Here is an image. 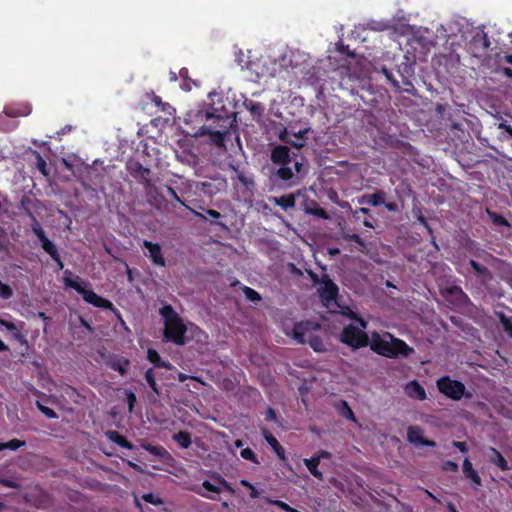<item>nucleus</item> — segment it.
<instances>
[{
	"label": "nucleus",
	"mask_w": 512,
	"mask_h": 512,
	"mask_svg": "<svg viewBox=\"0 0 512 512\" xmlns=\"http://www.w3.org/2000/svg\"><path fill=\"white\" fill-rule=\"evenodd\" d=\"M405 392L410 398L420 401H423L427 398L424 387L417 380H412L407 383L405 386Z\"/></svg>",
	"instance_id": "14"
},
{
	"label": "nucleus",
	"mask_w": 512,
	"mask_h": 512,
	"mask_svg": "<svg viewBox=\"0 0 512 512\" xmlns=\"http://www.w3.org/2000/svg\"><path fill=\"white\" fill-rule=\"evenodd\" d=\"M270 201L280 206L283 210L292 209L296 205V198L293 194H287L280 197H272Z\"/></svg>",
	"instance_id": "19"
},
{
	"label": "nucleus",
	"mask_w": 512,
	"mask_h": 512,
	"mask_svg": "<svg viewBox=\"0 0 512 512\" xmlns=\"http://www.w3.org/2000/svg\"><path fill=\"white\" fill-rule=\"evenodd\" d=\"M298 154L292 153L290 148L285 145H276L271 150L270 158L273 164L277 165H289L293 163L294 171L301 173L303 163L297 159Z\"/></svg>",
	"instance_id": "7"
},
{
	"label": "nucleus",
	"mask_w": 512,
	"mask_h": 512,
	"mask_svg": "<svg viewBox=\"0 0 512 512\" xmlns=\"http://www.w3.org/2000/svg\"><path fill=\"white\" fill-rule=\"evenodd\" d=\"M498 129L502 130L503 132L499 134L498 138L501 141L508 140V137L512 138V126L507 123V121H502L498 124Z\"/></svg>",
	"instance_id": "36"
},
{
	"label": "nucleus",
	"mask_w": 512,
	"mask_h": 512,
	"mask_svg": "<svg viewBox=\"0 0 512 512\" xmlns=\"http://www.w3.org/2000/svg\"><path fill=\"white\" fill-rule=\"evenodd\" d=\"M240 455L245 460L251 461L254 464H259V460L255 452L249 447L242 449L240 451Z\"/></svg>",
	"instance_id": "39"
},
{
	"label": "nucleus",
	"mask_w": 512,
	"mask_h": 512,
	"mask_svg": "<svg viewBox=\"0 0 512 512\" xmlns=\"http://www.w3.org/2000/svg\"><path fill=\"white\" fill-rule=\"evenodd\" d=\"M196 117L201 121L204 120L205 122H211V124L200 126L195 132V136H209L210 141L214 145L223 147L229 119L221 114H215L208 110H199L196 114Z\"/></svg>",
	"instance_id": "2"
},
{
	"label": "nucleus",
	"mask_w": 512,
	"mask_h": 512,
	"mask_svg": "<svg viewBox=\"0 0 512 512\" xmlns=\"http://www.w3.org/2000/svg\"><path fill=\"white\" fill-rule=\"evenodd\" d=\"M349 317L351 320H354L356 322H358V324L360 325V329H362L364 331V329L367 328V321H365L363 318L359 317L356 313H354L353 311H350L349 313Z\"/></svg>",
	"instance_id": "54"
},
{
	"label": "nucleus",
	"mask_w": 512,
	"mask_h": 512,
	"mask_svg": "<svg viewBox=\"0 0 512 512\" xmlns=\"http://www.w3.org/2000/svg\"><path fill=\"white\" fill-rule=\"evenodd\" d=\"M312 279L314 283L319 285L318 293L323 305L326 307L330 306L338 296V286L330 279L327 274L323 275L321 279H319L317 275H313Z\"/></svg>",
	"instance_id": "8"
},
{
	"label": "nucleus",
	"mask_w": 512,
	"mask_h": 512,
	"mask_svg": "<svg viewBox=\"0 0 512 512\" xmlns=\"http://www.w3.org/2000/svg\"><path fill=\"white\" fill-rule=\"evenodd\" d=\"M352 216L355 220H360L361 214H367L369 217H371V210L369 208L361 207L355 210H352Z\"/></svg>",
	"instance_id": "52"
},
{
	"label": "nucleus",
	"mask_w": 512,
	"mask_h": 512,
	"mask_svg": "<svg viewBox=\"0 0 512 512\" xmlns=\"http://www.w3.org/2000/svg\"><path fill=\"white\" fill-rule=\"evenodd\" d=\"M52 259L57 264V267L59 270H62L64 268V263L61 259L60 254H58V256H55V258H52Z\"/></svg>",
	"instance_id": "62"
},
{
	"label": "nucleus",
	"mask_w": 512,
	"mask_h": 512,
	"mask_svg": "<svg viewBox=\"0 0 512 512\" xmlns=\"http://www.w3.org/2000/svg\"><path fill=\"white\" fill-rule=\"evenodd\" d=\"M308 130L305 129V130H301L299 131L297 134H295V136L300 140V141H306V137L305 135L307 134Z\"/></svg>",
	"instance_id": "64"
},
{
	"label": "nucleus",
	"mask_w": 512,
	"mask_h": 512,
	"mask_svg": "<svg viewBox=\"0 0 512 512\" xmlns=\"http://www.w3.org/2000/svg\"><path fill=\"white\" fill-rule=\"evenodd\" d=\"M304 464L308 471L317 479L323 480V474L318 469V466L320 464L319 456H312L309 459H304Z\"/></svg>",
	"instance_id": "24"
},
{
	"label": "nucleus",
	"mask_w": 512,
	"mask_h": 512,
	"mask_svg": "<svg viewBox=\"0 0 512 512\" xmlns=\"http://www.w3.org/2000/svg\"><path fill=\"white\" fill-rule=\"evenodd\" d=\"M382 73L385 75L386 79L388 80V82L394 87V88H399V82L397 81V79L394 77L393 73L391 71H389L387 68L383 67L382 68Z\"/></svg>",
	"instance_id": "47"
},
{
	"label": "nucleus",
	"mask_w": 512,
	"mask_h": 512,
	"mask_svg": "<svg viewBox=\"0 0 512 512\" xmlns=\"http://www.w3.org/2000/svg\"><path fill=\"white\" fill-rule=\"evenodd\" d=\"M36 407L38 410L49 419H57L58 414L51 408L45 406L40 401H36Z\"/></svg>",
	"instance_id": "38"
},
{
	"label": "nucleus",
	"mask_w": 512,
	"mask_h": 512,
	"mask_svg": "<svg viewBox=\"0 0 512 512\" xmlns=\"http://www.w3.org/2000/svg\"><path fill=\"white\" fill-rule=\"evenodd\" d=\"M240 484L244 487H248L250 490V497L256 499L260 496V492L247 480H241Z\"/></svg>",
	"instance_id": "48"
},
{
	"label": "nucleus",
	"mask_w": 512,
	"mask_h": 512,
	"mask_svg": "<svg viewBox=\"0 0 512 512\" xmlns=\"http://www.w3.org/2000/svg\"><path fill=\"white\" fill-rule=\"evenodd\" d=\"M436 386L441 394H443L446 398L454 401H459L463 397H472L471 392L466 390L465 385L461 381L452 379L448 375L437 379Z\"/></svg>",
	"instance_id": "6"
},
{
	"label": "nucleus",
	"mask_w": 512,
	"mask_h": 512,
	"mask_svg": "<svg viewBox=\"0 0 512 512\" xmlns=\"http://www.w3.org/2000/svg\"><path fill=\"white\" fill-rule=\"evenodd\" d=\"M147 359L154 365V367L166 369L171 368V364L168 361L163 360L158 351L155 349H148Z\"/></svg>",
	"instance_id": "22"
},
{
	"label": "nucleus",
	"mask_w": 512,
	"mask_h": 512,
	"mask_svg": "<svg viewBox=\"0 0 512 512\" xmlns=\"http://www.w3.org/2000/svg\"><path fill=\"white\" fill-rule=\"evenodd\" d=\"M463 475L474 484L475 488L482 486V480L478 472L473 468L471 461L465 458L462 464Z\"/></svg>",
	"instance_id": "16"
},
{
	"label": "nucleus",
	"mask_w": 512,
	"mask_h": 512,
	"mask_svg": "<svg viewBox=\"0 0 512 512\" xmlns=\"http://www.w3.org/2000/svg\"><path fill=\"white\" fill-rule=\"evenodd\" d=\"M308 212L312 215H315V216L321 218V219H324V220L329 219V215H328L327 211L322 207H317L315 209L309 210Z\"/></svg>",
	"instance_id": "50"
},
{
	"label": "nucleus",
	"mask_w": 512,
	"mask_h": 512,
	"mask_svg": "<svg viewBox=\"0 0 512 512\" xmlns=\"http://www.w3.org/2000/svg\"><path fill=\"white\" fill-rule=\"evenodd\" d=\"M64 284L77 291L83 298V300L94 307L102 308V309H112L113 303L96 294L93 290L86 289L82 283L80 277L76 276L75 279H71L70 276L72 275V272L70 270H66L64 272Z\"/></svg>",
	"instance_id": "4"
},
{
	"label": "nucleus",
	"mask_w": 512,
	"mask_h": 512,
	"mask_svg": "<svg viewBox=\"0 0 512 512\" xmlns=\"http://www.w3.org/2000/svg\"><path fill=\"white\" fill-rule=\"evenodd\" d=\"M205 213H206L209 217H211V218H213V219H219V218L221 217L220 212H218L217 210H214V209H206V210H205Z\"/></svg>",
	"instance_id": "60"
},
{
	"label": "nucleus",
	"mask_w": 512,
	"mask_h": 512,
	"mask_svg": "<svg viewBox=\"0 0 512 512\" xmlns=\"http://www.w3.org/2000/svg\"><path fill=\"white\" fill-rule=\"evenodd\" d=\"M490 452V462L495 464L502 471H508L510 469L507 460L496 448L490 447Z\"/></svg>",
	"instance_id": "23"
},
{
	"label": "nucleus",
	"mask_w": 512,
	"mask_h": 512,
	"mask_svg": "<svg viewBox=\"0 0 512 512\" xmlns=\"http://www.w3.org/2000/svg\"><path fill=\"white\" fill-rule=\"evenodd\" d=\"M130 360L124 357H115L110 360L109 367L117 371L121 376H124L128 372V368L130 366Z\"/></svg>",
	"instance_id": "17"
},
{
	"label": "nucleus",
	"mask_w": 512,
	"mask_h": 512,
	"mask_svg": "<svg viewBox=\"0 0 512 512\" xmlns=\"http://www.w3.org/2000/svg\"><path fill=\"white\" fill-rule=\"evenodd\" d=\"M407 439L410 443L415 445H423L433 447L434 441L426 440L423 436V430L419 426H410L407 430Z\"/></svg>",
	"instance_id": "12"
},
{
	"label": "nucleus",
	"mask_w": 512,
	"mask_h": 512,
	"mask_svg": "<svg viewBox=\"0 0 512 512\" xmlns=\"http://www.w3.org/2000/svg\"><path fill=\"white\" fill-rule=\"evenodd\" d=\"M245 106L254 118H261L264 114L265 107L260 102L246 101Z\"/></svg>",
	"instance_id": "27"
},
{
	"label": "nucleus",
	"mask_w": 512,
	"mask_h": 512,
	"mask_svg": "<svg viewBox=\"0 0 512 512\" xmlns=\"http://www.w3.org/2000/svg\"><path fill=\"white\" fill-rule=\"evenodd\" d=\"M262 436L264 437L265 441L270 445L274 453L277 455V457L285 461L286 455H285V449L284 447L278 442V440L274 437V435L266 428L261 429Z\"/></svg>",
	"instance_id": "13"
},
{
	"label": "nucleus",
	"mask_w": 512,
	"mask_h": 512,
	"mask_svg": "<svg viewBox=\"0 0 512 512\" xmlns=\"http://www.w3.org/2000/svg\"><path fill=\"white\" fill-rule=\"evenodd\" d=\"M32 111L29 104H22L19 106H9L4 109V113L8 117L16 118L21 116H28Z\"/></svg>",
	"instance_id": "18"
},
{
	"label": "nucleus",
	"mask_w": 512,
	"mask_h": 512,
	"mask_svg": "<svg viewBox=\"0 0 512 512\" xmlns=\"http://www.w3.org/2000/svg\"><path fill=\"white\" fill-rule=\"evenodd\" d=\"M486 212L494 225L510 227L509 221L502 214L491 211L489 209H487Z\"/></svg>",
	"instance_id": "30"
},
{
	"label": "nucleus",
	"mask_w": 512,
	"mask_h": 512,
	"mask_svg": "<svg viewBox=\"0 0 512 512\" xmlns=\"http://www.w3.org/2000/svg\"><path fill=\"white\" fill-rule=\"evenodd\" d=\"M151 101L157 106V107H161V109L163 111H165V107H169V104L168 103H164L162 102V99L160 96L156 95L154 92H152V95H151Z\"/></svg>",
	"instance_id": "55"
},
{
	"label": "nucleus",
	"mask_w": 512,
	"mask_h": 512,
	"mask_svg": "<svg viewBox=\"0 0 512 512\" xmlns=\"http://www.w3.org/2000/svg\"><path fill=\"white\" fill-rule=\"evenodd\" d=\"M106 436L108 437V439L110 441H112L113 443H116L117 445H119L122 448H126L129 450L133 449V444L130 441H128L125 436H123L116 430H109L106 433Z\"/></svg>",
	"instance_id": "20"
},
{
	"label": "nucleus",
	"mask_w": 512,
	"mask_h": 512,
	"mask_svg": "<svg viewBox=\"0 0 512 512\" xmlns=\"http://www.w3.org/2000/svg\"><path fill=\"white\" fill-rule=\"evenodd\" d=\"M386 193L383 190H377L373 194H364L359 199V204H368L374 207L385 203Z\"/></svg>",
	"instance_id": "15"
},
{
	"label": "nucleus",
	"mask_w": 512,
	"mask_h": 512,
	"mask_svg": "<svg viewBox=\"0 0 512 512\" xmlns=\"http://www.w3.org/2000/svg\"><path fill=\"white\" fill-rule=\"evenodd\" d=\"M474 272L478 278H482L483 280L491 278L490 271L484 265L479 264V266H477V268L474 269Z\"/></svg>",
	"instance_id": "41"
},
{
	"label": "nucleus",
	"mask_w": 512,
	"mask_h": 512,
	"mask_svg": "<svg viewBox=\"0 0 512 512\" xmlns=\"http://www.w3.org/2000/svg\"><path fill=\"white\" fill-rule=\"evenodd\" d=\"M144 448L150 454L159 456V457H162L166 453L165 448L162 446H154V445L148 444Z\"/></svg>",
	"instance_id": "42"
},
{
	"label": "nucleus",
	"mask_w": 512,
	"mask_h": 512,
	"mask_svg": "<svg viewBox=\"0 0 512 512\" xmlns=\"http://www.w3.org/2000/svg\"><path fill=\"white\" fill-rule=\"evenodd\" d=\"M166 191L168 193V195L174 199L176 202L180 203L181 205H183L186 209H188L189 211H191L196 217H198L199 219L201 220H206V216L204 214H202L201 212H198L196 211L194 208L190 207L189 205H186L182 200L181 198L178 196L177 192L174 190V188H172L171 186H166Z\"/></svg>",
	"instance_id": "25"
},
{
	"label": "nucleus",
	"mask_w": 512,
	"mask_h": 512,
	"mask_svg": "<svg viewBox=\"0 0 512 512\" xmlns=\"http://www.w3.org/2000/svg\"><path fill=\"white\" fill-rule=\"evenodd\" d=\"M142 499L145 502L153 504V505H162L163 504V500L160 497L154 495L153 493L144 494L142 496Z\"/></svg>",
	"instance_id": "44"
},
{
	"label": "nucleus",
	"mask_w": 512,
	"mask_h": 512,
	"mask_svg": "<svg viewBox=\"0 0 512 512\" xmlns=\"http://www.w3.org/2000/svg\"><path fill=\"white\" fill-rule=\"evenodd\" d=\"M32 231L37 236L39 241H42V239L47 238L45 231L41 227L40 223L34 218V224L32 225Z\"/></svg>",
	"instance_id": "43"
},
{
	"label": "nucleus",
	"mask_w": 512,
	"mask_h": 512,
	"mask_svg": "<svg viewBox=\"0 0 512 512\" xmlns=\"http://www.w3.org/2000/svg\"><path fill=\"white\" fill-rule=\"evenodd\" d=\"M320 328L318 323H314L311 321H301L294 324L292 332L293 337L299 344L308 343L309 346L318 353L325 352L326 346L322 340V338L318 335L310 336L306 338V335L310 333L312 330H317Z\"/></svg>",
	"instance_id": "5"
},
{
	"label": "nucleus",
	"mask_w": 512,
	"mask_h": 512,
	"mask_svg": "<svg viewBox=\"0 0 512 512\" xmlns=\"http://www.w3.org/2000/svg\"><path fill=\"white\" fill-rule=\"evenodd\" d=\"M340 413L344 418H346L352 422H356V418H355V415H354L352 409L350 408L349 404L344 400L341 401Z\"/></svg>",
	"instance_id": "37"
},
{
	"label": "nucleus",
	"mask_w": 512,
	"mask_h": 512,
	"mask_svg": "<svg viewBox=\"0 0 512 512\" xmlns=\"http://www.w3.org/2000/svg\"><path fill=\"white\" fill-rule=\"evenodd\" d=\"M452 445H453V447L457 448L462 453H466L468 451V446H467L466 442L453 441Z\"/></svg>",
	"instance_id": "58"
},
{
	"label": "nucleus",
	"mask_w": 512,
	"mask_h": 512,
	"mask_svg": "<svg viewBox=\"0 0 512 512\" xmlns=\"http://www.w3.org/2000/svg\"><path fill=\"white\" fill-rule=\"evenodd\" d=\"M126 401L128 405V411L132 412L134 410L135 404L137 402V398L134 392L126 391Z\"/></svg>",
	"instance_id": "46"
},
{
	"label": "nucleus",
	"mask_w": 512,
	"mask_h": 512,
	"mask_svg": "<svg viewBox=\"0 0 512 512\" xmlns=\"http://www.w3.org/2000/svg\"><path fill=\"white\" fill-rule=\"evenodd\" d=\"M135 505L140 510V512H152L151 509H148V508L144 509L143 505L141 504V502L137 498H135Z\"/></svg>",
	"instance_id": "63"
},
{
	"label": "nucleus",
	"mask_w": 512,
	"mask_h": 512,
	"mask_svg": "<svg viewBox=\"0 0 512 512\" xmlns=\"http://www.w3.org/2000/svg\"><path fill=\"white\" fill-rule=\"evenodd\" d=\"M12 295H13L12 288L8 284L2 283L0 281V297L3 299H9L12 297Z\"/></svg>",
	"instance_id": "45"
},
{
	"label": "nucleus",
	"mask_w": 512,
	"mask_h": 512,
	"mask_svg": "<svg viewBox=\"0 0 512 512\" xmlns=\"http://www.w3.org/2000/svg\"><path fill=\"white\" fill-rule=\"evenodd\" d=\"M343 239L346 241L354 242L361 247H365V241L356 233H343Z\"/></svg>",
	"instance_id": "40"
},
{
	"label": "nucleus",
	"mask_w": 512,
	"mask_h": 512,
	"mask_svg": "<svg viewBox=\"0 0 512 512\" xmlns=\"http://www.w3.org/2000/svg\"><path fill=\"white\" fill-rule=\"evenodd\" d=\"M0 326L4 327L8 331H10L16 340H18V341L24 340L23 334L21 333V331L17 328V326L14 323L0 318Z\"/></svg>",
	"instance_id": "29"
},
{
	"label": "nucleus",
	"mask_w": 512,
	"mask_h": 512,
	"mask_svg": "<svg viewBox=\"0 0 512 512\" xmlns=\"http://www.w3.org/2000/svg\"><path fill=\"white\" fill-rule=\"evenodd\" d=\"M173 440L182 448L187 449L192 443L191 434L187 431H179L173 435Z\"/></svg>",
	"instance_id": "26"
},
{
	"label": "nucleus",
	"mask_w": 512,
	"mask_h": 512,
	"mask_svg": "<svg viewBox=\"0 0 512 512\" xmlns=\"http://www.w3.org/2000/svg\"><path fill=\"white\" fill-rule=\"evenodd\" d=\"M26 442L24 440L19 439H11L8 442L0 443V451L4 449L17 450L23 446H25Z\"/></svg>",
	"instance_id": "34"
},
{
	"label": "nucleus",
	"mask_w": 512,
	"mask_h": 512,
	"mask_svg": "<svg viewBox=\"0 0 512 512\" xmlns=\"http://www.w3.org/2000/svg\"><path fill=\"white\" fill-rule=\"evenodd\" d=\"M41 247L42 249L51 257L55 258V256H58L59 251L56 245L48 238L42 239Z\"/></svg>",
	"instance_id": "32"
},
{
	"label": "nucleus",
	"mask_w": 512,
	"mask_h": 512,
	"mask_svg": "<svg viewBox=\"0 0 512 512\" xmlns=\"http://www.w3.org/2000/svg\"><path fill=\"white\" fill-rule=\"evenodd\" d=\"M265 420L266 421H276L277 420V414H276V411L269 407L266 411V414H265Z\"/></svg>",
	"instance_id": "59"
},
{
	"label": "nucleus",
	"mask_w": 512,
	"mask_h": 512,
	"mask_svg": "<svg viewBox=\"0 0 512 512\" xmlns=\"http://www.w3.org/2000/svg\"><path fill=\"white\" fill-rule=\"evenodd\" d=\"M126 169L129 172V174L140 184H143L146 189H151L154 187V184L152 182V171L144 167L139 161L137 160H130L126 164Z\"/></svg>",
	"instance_id": "10"
},
{
	"label": "nucleus",
	"mask_w": 512,
	"mask_h": 512,
	"mask_svg": "<svg viewBox=\"0 0 512 512\" xmlns=\"http://www.w3.org/2000/svg\"><path fill=\"white\" fill-rule=\"evenodd\" d=\"M267 502L271 505H274L278 508H280L281 510L285 511V512H288L290 511L289 508H290V505H288L286 502L284 501H281V500H272V499H267Z\"/></svg>",
	"instance_id": "53"
},
{
	"label": "nucleus",
	"mask_w": 512,
	"mask_h": 512,
	"mask_svg": "<svg viewBox=\"0 0 512 512\" xmlns=\"http://www.w3.org/2000/svg\"><path fill=\"white\" fill-rule=\"evenodd\" d=\"M496 316L503 330L512 338V321L503 312H496Z\"/></svg>",
	"instance_id": "33"
},
{
	"label": "nucleus",
	"mask_w": 512,
	"mask_h": 512,
	"mask_svg": "<svg viewBox=\"0 0 512 512\" xmlns=\"http://www.w3.org/2000/svg\"><path fill=\"white\" fill-rule=\"evenodd\" d=\"M144 377H145V380H146L147 384L152 389V391L156 395H160V387H159V385L156 382V378H155V374H154V368L147 369L146 372H145Z\"/></svg>",
	"instance_id": "28"
},
{
	"label": "nucleus",
	"mask_w": 512,
	"mask_h": 512,
	"mask_svg": "<svg viewBox=\"0 0 512 512\" xmlns=\"http://www.w3.org/2000/svg\"><path fill=\"white\" fill-rule=\"evenodd\" d=\"M143 247L148 250V258L153 264L164 267L166 265L165 258L162 254L161 246L148 240L143 241Z\"/></svg>",
	"instance_id": "11"
},
{
	"label": "nucleus",
	"mask_w": 512,
	"mask_h": 512,
	"mask_svg": "<svg viewBox=\"0 0 512 512\" xmlns=\"http://www.w3.org/2000/svg\"><path fill=\"white\" fill-rule=\"evenodd\" d=\"M442 469L447 472H457L459 466L456 462L447 460L442 463Z\"/></svg>",
	"instance_id": "49"
},
{
	"label": "nucleus",
	"mask_w": 512,
	"mask_h": 512,
	"mask_svg": "<svg viewBox=\"0 0 512 512\" xmlns=\"http://www.w3.org/2000/svg\"><path fill=\"white\" fill-rule=\"evenodd\" d=\"M386 209L390 212H396L398 207H397V204L394 203V202H389V203H384Z\"/></svg>",
	"instance_id": "61"
},
{
	"label": "nucleus",
	"mask_w": 512,
	"mask_h": 512,
	"mask_svg": "<svg viewBox=\"0 0 512 512\" xmlns=\"http://www.w3.org/2000/svg\"><path fill=\"white\" fill-rule=\"evenodd\" d=\"M340 341L354 350L369 346L374 353L390 359L408 358L414 353V348L390 332L381 335L373 331L369 337L365 331L352 324L343 328Z\"/></svg>",
	"instance_id": "1"
},
{
	"label": "nucleus",
	"mask_w": 512,
	"mask_h": 512,
	"mask_svg": "<svg viewBox=\"0 0 512 512\" xmlns=\"http://www.w3.org/2000/svg\"><path fill=\"white\" fill-rule=\"evenodd\" d=\"M241 290L244 293L246 299L251 302H259L262 299L261 295L251 287L243 285Z\"/></svg>",
	"instance_id": "35"
},
{
	"label": "nucleus",
	"mask_w": 512,
	"mask_h": 512,
	"mask_svg": "<svg viewBox=\"0 0 512 512\" xmlns=\"http://www.w3.org/2000/svg\"><path fill=\"white\" fill-rule=\"evenodd\" d=\"M417 220L427 230L428 234H433L431 226L429 225L427 219L422 215L420 210L418 211Z\"/></svg>",
	"instance_id": "51"
},
{
	"label": "nucleus",
	"mask_w": 512,
	"mask_h": 512,
	"mask_svg": "<svg viewBox=\"0 0 512 512\" xmlns=\"http://www.w3.org/2000/svg\"><path fill=\"white\" fill-rule=\"evenodd\" d=\"M276 178L282 181H289L294 176V171L288 165H281V167L275 172Z\"/></svg>",
	"instance_id": "31"
},
{
	"label": "nucleus",
	"mask_w": 512,
	"mask_h": 512,
	"mask_svg": "<svg viewBox=\"0 0 512 512\" xmlns=\"http://www.w3.org/2000/svg\"><path fill=\"white\" fill-rule=\"evenodd\" d=\"M364 219L362 221L363 225L367 228L373 229L375 227V219L373 215L371 214V217H369L367 214H363Z\"/></svg>",
	"instance_id": "56"
},
{
	"label": "nucleus",
	"mask_w": 512,
	"mask_h": 512,
	"mask_svg": "<svg viewBox=\"0 0 512 512\" xmlns=\"http://www.w3.org/2000/svg\"><path fill=\"white\" fill-rule=\"evenodd\" d=\"M159 314L164 320V339L176 345H184L187 327L172 305H163L159 309Z\"/></svg>",
	"instance_id": "3"
},
{
	"label": "nucleus",
	"mask_w": 512,
	"mask_h": 512,
	"mask_svg": "<svg viewBox=\"0 0 512 512\" xmlns=\"http://www.w3.org/2000/svg\"><path fill=\"white\" fill-rule=\"evenodd\" d=\"M239 181L244 184L247 188L254 185V181L251 178L246 177L243 173H238Z\"/></svg>",
	"instance_id": "57"
},
{
	"label": "nucleus",
	"mask_w": 512,
	"mask_h": 512,
	"mask_svg": "<svg viewBox=\"0 0 512 512\" xmlns=\"http://www.w3.org/2000/svg\"><path fill=\"white\" fill-rule=\"evenodd\" d=\"M471 44L474 47L485 51L490 46V40L487 34L483 30H480L473 35Z\"/></svg>",
	"instance_id": "21"
},
{
	"label": "nucleus",
	"mask_w": 512,
	"mask_h": 512,
	"mask_svg": "<svg viewBox=\"0 0 512 512\" xmlns=\"http://www.w3.org/2000/svg\"><path fill=\"white\" fill-rule=\"evenodd\" d=\"M211 479L214 480L218 485H215L208 480L203 481L202 488L205 490V492L198 491V494L201 495L202 497H205V498H208L211 500H216L217 498L210 495V493L219 494L222 489L226 490L230 494L235 493V490L231 486V484L219 473L214 472L211 475Z\"/></svg>",
	"instance_id": "9"
}]
</instances>
